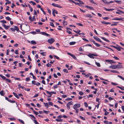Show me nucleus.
I'll use <instances>...</instances> for the list:
<instances>
[{"label": "nucleus", "instance_id": "cd10ccee", "mask_svg": "<svg viewBox=\"0 0 124 124\" xmlns=\"http://www.w3.org/2000/svg\"><path fill=\"white\" fill-rule=\"evenodd\" d=\"M56 120L57 122H62V120L61 119H56Z\"/></svg>", "mask_w": 124, "mask_h": 124}, {"label": "nucleus", "instance_id": "72a5a7b5", "mask_svg": "<svg viewBox=\"0 0 124 124\" xmlns=\"http://www.w3.org/2000/svg\"><path fill=\"white\" fill-rule=\"evenodd\" d=\"M6 18L7 20L8 21H10L11 19L9 16H8L7 17H6Z\"/></svg>", "mask_w": 124, "mask_h": 124}, {"label": "nucleus", "instance_id": "f3484780", "mask_svg": "<svg viewBox=\"0 0 124 124\" xmlns=\"http://www.w3.org/2000/svg\"><path fill=\"white\" fill-rule=\"evenodd\" d=\"M105 10H106L107 11H110L112 10H114V9H112V8H110L109 9H108L106 8H105Z\"/></svg>", "mask_w": 124, "mask_h": 124}, {"label": "nucleus", "instance_id": "a19ab883", "mask_svg": "<svg viewBox=\"0 0 124 124\" xmlns=\"http://www.w3.org/2000/svg\"><path fill=\"white\" fill-rule=\"evenodd\" d=\"M56 7L59 8H62V7L60 5H58V4H57L56 5Z\"/></svg>", "mask_w": 124, "mask_h": 124}, {"label": "nucleus", "instance_id": "864d4df0", "mask_svg": "<svg viewBox=\"0 0 124 124\" xmlns=\"http://www.w3.org/2000/svg\"><path fill=\"white\" fill-rule=\"evenodd\" d=\"M79 51H82L83 50V48L82 47H79Z\"/></svg>", "mask_w": 124, "mask_h": 124}, {"label": "nucleus", "instance_id": "5701e85b", "mask_svg": "<svg viewBox=\"0 0 124 124\" xmlns=\"http://www.w3.org/2000/svg\"><path fill=\"white\" fill-rule=\"evenodd\" d=\"M104 110L105 112L104 114V115L105 116H106L107 115L109 114V112H107L106 109H104Z\"/></svg>", "mask_w": 124, "mask_h": 124}, {"label": "nucleus", "instance_id": "603ef678", "mask_svg": "<svg viewBox=\"0 0 124 124\" xmlns=\"http://www.w3.org/2000/svg\"><path fill=\"white\" fill-rule=\"evenodd\" d=\"M48 103L49 104V105H51L52 106H53V103L51 102H48Z\"/></svg>", "mask_w": 124, "mask_h": 124}, {"label": "nucleus", "instance_id": "09e8293b", "mask_svg": "<svg viewBox=\"0 0 124 124\" xmlns=\"http://www.w3.org/2000/svg\"><path fill=\"white\" fill-rule=\"evenodd\" d=\"M110 71L115 73H116L118 72L117 71L115 70H112Z\"/></svg>", "mask_w": 124, "mask_h": 124}, {"label": "nucleus", "instance_id": "dca6fc26", "mask_svg": "<svg viewBox=\"0 0 124 124\" xmlns=\"http://www.w3.org/2000/svg\"><path fill=\"white\" fill-rule=\"evenodd\" d=\"M85 7L86 8H89L90 9L93 10V8L92 7L86 6H85Z\"/></svg>", "mask_w": 124, "mask_h": 124}, {"label": "nucleus", "instance_id": "bf43d9fd", "mask_svg": "<svg viewBox=\"0 0 124 124\" xmlns=\"http://www.w3.org/2000/svg\"><path fill=\"white\" fill-rule=\"evenodd\" d=\"M34 123L35 124H39V123H38V122L37 121L35 120H34Z\"/></svg>", "mask_w": 124, "mask_h": 124}, {"label": "nucleus", "instance_id": "f257e3e1", "mask_svg": "<svg viewBox=\"0 0 124 124\" xmlns=\"http://www.w3.org/2000/svg\"><path fill=\"white\" fill-rule=\"evenodd\" d=\"M87 56L90 58L93 59L94 57H93V56H96L97 55L94 54H89L87 55Z\"/></svg>", "mask_w": 124, "mask_h": 124}, {"label": "nucleus", "instance_id": "0eeeda50", "mask_svg": "<svg viewBox=\"0 0 124 124\" xmlns=\"http://www.w3.org/2000/svg\"><path fill=\"white\" fill-rule=\"evenodd\" d=\"M93 38L94 39H95L97 41H98L100 42H102L101 41V40L100 39V38H98L97 37H95L94 36L93 37Z\"/></svg>", "mask_w": 124, "mask_h": 124}, {"label": "nucleus", "instance_id": "9b49d317", "mask_svg": "<svg viewBox=\"0 0 124 124\" xmlns=\"http://www.w3.org/2000/svg\"><path fill=\"white\" fill-rule=\"evenodd\" d=\"M73 31L76 33L80 35V33L79 32H81V31L80 30H78L77 31H75V30H73Z\"/></svg>", "mask_w": 124, "mask_h": 124}, {"label": "nucleus", "instance_id": "a18cd8bd", "mask_svg": "<svg viewBox=\"0 0 124 124\" xmlns=\"http://www.w3.org/2000/svg\"><path fill=\"white\" fill-rule=\"evenodd\" d=\"M76 24L77 25H78L79 26H83V25L81 23H77Z\"/></svg>", "mask_w": 124, "mask_h": 124}, {"label": "nucleus", "instance_id": "423d86ee", "mask_svg": "<svg viewBox=\"0 0 124 124\" xmlns=\"http://www.w3.org/2000/svg\"><path fill=\"white\" fill-rule=\"evenodd\" d=\"M105 61L106 62H109L110 63H116V62L113 61V60H105Z\"/></svg>", "mask_w": 124, "mask_h": 124}, {"label": "nucleus", "instance_id": "4c0bfd02", "mask_svg": "<svg viewBox=\"0 0 124 124\" xmlns=\"http://www.w3.org/2000/svg\"><path fill=\"white\" fill-rule=\"evenodd\" d=\"M44 104L46 107H47L49 106V104L47 103H44Z\"/></svg>", "mask_w": 124, "mask_h": 124}, {"label": "nucleus", "instance_id": "0e129e2a", "mask_svg": "<svg viewBox=\"0 0 124 124\" xmlns=\"http://www.w3.org/2000/svg\"><path fill=\"white\" fill-rule=\"evenodd\" d=\"M67 32L69 33V34H72V32L70 31L69 30H67Z\"/></svg>", "mask_w": 124, "mask_h": 124}, {"label": "nucleus", "instance_id": "c756f323", "mask_svg": "<svg viewBox=\"0 0 124 124\" xmlns=\"http://www.w3.org/2000/svg\"><path fill=\"white\" fill-rule=\"evenodd\" d=\"M114 1L118 4H120L121 3V1L120 0H115Z\"/></svg>", "mask_w": 124, "mask_h": 124}, {"label": "nucleus", "instance_id": "39448f33", "mask_svg": "<svg viewBox=\"0 0 124 124\" xmlns=\"http://www.w3.org/2000/svg\"><path fill=\"white\" fill-rule=\"evenodd\" d=\"M111 46L114 48L116 49L119 51H121V48L122 49V48L118 46Z\"/></svg>", "mask_w": 124, "mask_h": 124}, {"label": "nucleus", "instance_id": "412c9836", "mask_svg": "<svg viewBox=\"0 0 124 124\" xmlns=\"http://www.w3.org/2000/svg\"><path fill=\"white\" fill-rule=\"evenodd\" d=\"M101 38L102 39H103V40H104L105 41H107V42H109V40H108L107 39H105V38H104L103 37H101Z\"/></svg>", "mask_w": 124, "mask_h": 124}, {"label": "nucleus", "instance_id": "b1692460", "mask_svg": "<svg viewBox=\"0 0 124 124\" xmlns=\"http://www.w3.org/2000/svg\"><path fill=\"white\" fill-rule=\"evenodd\" d=\"M85 17L91 18L92 17V16L90 14H88L85 16Z\"/></svg>", "mask_w": 124, "mask_h": 124}, {"label": "nucleus", "instance_id": "9d476101", "mask_svg": "<svg viewBox=\"0 0 124 124\" xmlns=\"http://www.w3.org/2000/svg\"><path fill=\"white\" fill-rule=\"evenodd\" d=\"M117 67L116 65H113L110 66L109 67L113 69H116L117 68Z\"/></svg>", "mask_w": 124, "mask_h": 124}, {"label": "nucleus", "instance_id": "7ed1b4c3", "mask_svg": "<svg viewBox=\"0 0 124 124\" xmlns=\"http://www.w3.org/2000/svg\"><path fill=\"white\" fill-rule=\"evenodd\" d=\"M80 107V105L79 104H75L73 107V108L74 109H77Z\"/></svg>", "mask_w": 124, "mask_h": 124}, {"label": "nucleus", "instance_id": "aec40b11", "mask_svg": "<svg viewBox=\"0 0 124 124\" xmlns=\"http://www.w3.org/2000/svg\"><path fill=\"white\" fill-rule=\"evenodd\" d=\"M95 63L96 64L98 67H100L101 66L99 62H95Z\"/></svg>", "mask_w": 124, "mask_h": 124}, {"label": "nucleus", "instance_id": "79ce46f5", "mask_svg": "<svg viewBox=\"0 0 124 124\" xmlns=\"http://www.w3.org/2000/svg\"><path fill=\"white\" fill-rule=\"evenodd\" d=\"M9 101L10 102L12 103H14L15 102V101L14 100H10Z\"/></svg>", "mask_w": 124, "mask_h": 124}, {"label": "nucleus", "instance_id": "f704fd0d", "mask_svg": "<svg viewBox=\"0 0 124 124\" xmlns=\"http://www.w3.org/2000/svg\"><path fill=\"white\" fill-rule=\"evenodd\" d=\"M62 23L64 25H66L67 24V22L64 21H63Z\"/></svg>", "mask_w": 124, "mask_h": 124}, {"label": "nucleus", "instance_id": "ddd939ff", "mask_svg": "<svg viewBox=\"0 0 124 124\" xmlns=\"http://www.w3.org/2000/svg\"><path fill=\"white\" fill-rule=\"evenodd\" d=\"M101 0L105 3L107 5L109 4V3L107 2L106 0Z\"/></svg>", "mask_w": 124, "mask_h": 124}, {"label": "nucleus", "instance_id": "f8f14e48", "mask_svg": "<svg viewBox=\"0 0 124 124\" xmlns=\"http://www.w3.org/2000/svg\"><path fill=\"white\" fill-rule=\"evenodd\" d=\"M55 13L56 14H57V11L55 9H53L52 10V14Z\"/></svg>", "mask_w": 124, "mask_h": 124}, {"label": "nucleus", "instance_id": "4d7b16f0", "mask_svg": "<svg viewBox=\"0 0 124 124\" xmlns=\"http://www.w3.org/2000/svg\"><path fill=\"white\" fill-rule=\"evenodd\" d=\"M71 56L74 59H76V57L74 55L72 54Z\"/></svg>", "mask_w": 124, "mask_h": 124}, {"label": "nucleus", "instance_id": "e433bc0d", "mask_svg": "<svg viewBox=\"0 0 124 124\" xmlns=\"http://www.w3.org/2000/svg\"><path fill=\"white\" fill-rule=\"evenodd\" d=\"M69 105H73V102L72 101H71L69 102L68 103Z\"/></svg>", "mask_w": 124, "mask_h": 124}, {"label": "nucleus", "instance_id": "de8ad7c7", "mask_svg": "<svg viewBox=\"0 0 124 124\" xmlns=\"http://www.w3.org/2000/svg\"><path fill=\"white\" fill-rule=\"evenodd\" d=\"M18 120L19 121H20V122H21L23 124H24V122H23V121L22 120H21L20 119H19Z\"/></svg>", "mask_w": 124, "mask_h": 124}, {"label": "nucleus", "instance_id": "37998d69", "mask_svg": "<svg viewBox=\"0 0 124 124\" xmlns=\"http://www.w3.org/2000/svg\"><path fill=\"white\" fill-rule=\"evenodd\" d=\"M6 80L8 81V82H9V83H11V81L10 80V79L8 78H6L5 79Z\"/></svg>", "mask_w": 124, "mask_h": 124}, {"label": "nucleus", "instance_id": "7c9ffc66", "mask_svg": "<svg viewBox=\"0 0 124 124\" xmlns=\"http://www.w3.org/2000/svg\"><path fill=\"white\" fill-rule=\"evenodd\" d=\"M40 54H41L43 56H45L46 55V53L45 52L40 53Z\"/></svg>", "mask_w": 124, "mask_h": 124}, {"label": "nucleus", "instance_id": "58836bf2", "mask_svg": "<svg viewBox=\"0 0 124 124\" xmlns=\"http://www.w3.org/2000/svg\"><path fill=\"white\" fill-rule=\"evenodd\" d=\"M72 99L71 98H67L66 99V100L67 101H70L72 100Z\"/></svg>", "mask_w": 124, "mask_h": 124}, {"label": "nucleus", "instance_id": "bb28decb", "mask_svg": "<svg viewBox=\"0 0 124 124\" xmlns=\"http://www.w3.org/2000/svg\"><path fill=\"white\" fill-rule=\"evenodd\" d=\"M48 48L50 49H54L55 48L53 46H49L48 47Z\"/></svg>", "mask_w": 124, "mask_h": 124}, {"label": "nucleus", "instance_id": "e2e57ef3", "mask_svg": "<svg viewBox=\"0 0 124 124\" xmlns=\"http://www.w3.org/2000/svg\"><path fill=\"white\" fill-rule=\"evenodd\" d=\"M47 9L48 11V13L50 14H51V10H50L49 9V8H47Z\"/></svg>", "mask_w": 124, "mask_h": 124}, {"label": "nucleus", "instance_id": "6e6d98bb", "mask_svg": "<svg viewBox=\"0 0 124 124\" xmlns=\"http://www.w3.org/2000/svg\"><path fill=\"white\" fill-rule=\"evenodd\" d=\"M79 117L80 118H81V119H82L84 120H85V118L84 117H83L82 116H80Z\"/></svg>", "mask_w": 124, "mask_h": 124}, {"label": "nucleus", "instance_id": "2f4dec72", "mask_svg": "<svg viewBox=\"0 0 124 124\" xmlns=\"http://www.w3.org/2000/svg\"><path fill=\"white\" fill-rule=\"evenodd\" d=\"M118 77L120 78L123 80L124 81V78L122 77V76H119V75H118Z\"/></svg>", "mask_w": 124, "mask_h": 124}, {"label": "nucleus", "instance_id": "6e6552de", "mask_svg": "<svg viewBox=\"0 0 124 124\" xmlns=\"http://www.w3.org/2000/svg\"><path fill=\"white\" fill-rule=\"evenodd\" d=\"M92 42L94 44L95 46L98 47H100L101 46L100 45L98 44V43H96L93 40H92Z\"/></svg>", "mask_w": 124, "mask_h": 124}, {"label": "nucleus", "instance_id": "20e7f679", "mask_svg": "<svg viewBox=\"0 0 124 124\" xmlns=\"http://www.w3.org/2000/svg\"><path fill=\"white\" fill-rule=\"evenodd\" d=\"M54 41V39L53 38H50L48 39V41L50 44L53 43Z\"/></svg>", "mask_w": 124, "mask_h": 124}, {"label": "nucleus", "instance_id": "6ab92c4d", "mask_svg": "<svg viewBox=\"0 0 124 124\" xmlns=\"http://www.w3.org/2000/svg\"><path fill=\"white\" fill-rule=\"evenodd\" d=\"M13 94H14V95L17 98L19 99V95H18L16 93H15L14 92H13Z\"/></svg>", "mask_w": 124, "mask_h": 124}, {"label": "nucleus", "instance_id": "393cba45", "mask_svg": "<svg viewBox=\"0 0 124 124\" xmlns=\"http://www.w3.org/2000/svg\"><path fill=\"white\" fill-rule=\"evenodd\" d=\"M0 76L3 79H4V80H5V79H6V77H5V76H3V75H1V74H0Z\"/></svg>", "mask_w": 124, "mask_h": 124}, {"label": "nucleus", "instance_id": "052dcab7", "mask_svg": "<svg viewBox=\"0 0 124 124\" xmlns=\"http://www.w3.org/2000/svg\"><path fill=\"white\" fill-rule=\"evenodd\" d=\"M18 51V50H15V53L16 54H19Z\"/></svg>", "mask_w": 124, "mask_h": 124}, {"label": "nucleus", "instance_id": "c9c22d12", "mask_svg": "<svg viewBox=\"0 0 124 124\" xmlns=\"http://www.w3.org/2000/svg\"><path fill=\"white\" fill-rule=\"evenodd\" d=\"M14 29H15V30H16V31H18L19 30V29L18 27L17 26H15L14 27Z\"/></svg>", "mask_w": 124, "mask_h": 124}, {"label": "nucleus", "instance_id": "1a4fd4ad", "mask_svg": "<svg viewBox=\"0 0 124 124\" xmlns=\"http://www.w3.org/2000/svg\"><path fill=\"white\" fill-rule=\"evenodd\" d=\"M40 33L41 34H42L45 36H50V35H49V34L44 32H41Z\"/></svg>", "mask_w": 124, "mask_h": 124}, {"label": "nucleus", "instance_id": "4468645a", "mask_svg": "<svg viewBox=\"0 0 124 124\" xmlns=\"http://www.w3.org/2000/svg\"><path fill=\"white\" fill-rule=\"evenodd\" d=\"M79 4V6H82L84 4V3L81 0H80V1L78 2Z\"/></svg>", "mask_w": 124, "mask_h": 124}, {"label": "nucleus", "instance_id": "3c124183", "mask_svg": "<svg viewBox=\"0 0 124 124\" xmlns=\"http://www.w3.org/2000/svg\"><path fill=\"white\" fill-rule=\"evenodd\" d=\"M63 71L66 73H68V70L66 69H63Z\"/></svg>", "mask_w": 124, "mask_h": 124}, {"label": "nucleus", "instance_id": "c03bdc74", "mask_svg": "<svg viewBox=\"0 0 124 124\" xmlns=\"http://www.w3.org/2000/svg\"><path fill=\"white\" fill-rule=\"evenodd\" d=\"M111 84L113 85H116L118 84H117L116 83H113V82L111 83Z\"/></svg>", "mask_w": 124, "mask_h": 124}, {"label": "nucleus", "instance_id": "a878e982", "mask_svg": "<svg viewBox=\"0 0 124 124\" xmlns=\"http://www.w3.org/2000/svg\"><path fill=\"white\" fill-rule=\"evenodd\" d=\"M0 94L2 96H3L4 95V92L3 91H1L0 92Z\"/></svg>", "mask_w": 124, "mask_h": 124}, {"label": "nucleus", "instance_id": "473e14b6", "mask_svg": "<svg viewBox=\"0 0 124 124\" xmlns=\"http://www.w3.org/2000/svg\"><path fill=\"white\" fill-rule=\"evenodd\" d=\"M0 22L2 23H7L6 21L5 20H2L0 21Z\"/></svg>", "mask_w": 124, "mask_h": 124}, {"label": "nucleus", "instance_id": "f03ea898", "mask_svg": "<svg viewBox=\"0 0 124 124\" xmlns=\"http://www.w3.org/2000/svg\"><path fill=\"white\" fill-rule=\"evenodd\" d=\"M116 66L117 67V68L118 69L122 68L123 67L122 63L120 62H118V64L116 65Z\"/></svg>", "mask_w": 124, "mask_h": 124}, {"label": "nucleus", "instance_id": "ea45409f", "mask_svg": "<svg viewBox=\"0 0 124 124\" xmlns=\"http://www.w3.org/2000/svg\"><path fill=\"white\" fill-rule=\"evenodd\" d=\"M44 112L45 114H47L49 113V111H46L45 110H44Z\"/></svg>", "mask_w": 124, "mask_h": 124}, {"label": "nucleus", "instance_id": "774afa93", "mask_svg": "<svg viewBox=\"0 0 124 124\" xmlns=\"http://www.w3.org/2000/svg\"><path fill=\"white\" fill-rule=\"evenodd\" d=\"M26 80L27 81H29L30 80V79L29 78H26Z\"/></svg>", "mask_w": 124, "mask_h": 124}, {"label": "nucleus", "instance_id": "a211bd4d", "mask_svg": "<svg viewBox=\"0 0 124 124\" xmlns=\"http://www.w3.org/2000/svg\"><path fill=\"white\" fill-rule=\"evenodd\" d=\"M101 23H102L105 24H110V23L106 22L104 21L101 22Z\"/></svg>", "mask_w": 124, "mask_h": 124}, {"label": "nucleus", "instance_id": "2eb2a0df", "mask_svg": "<svg viewBox=\"0 0 124 124\" xmlns=\"http://www.w3.org/2000/svg\"><path fill=\"white\" fill-rule=\"evenodd\" d=\"M31 43L33 45H35L37 44L36 42L34 40H32L31 41Z\"/></svg>", "mask_w": 124, "mask_h": 124}, {"label": "nucleus", "instance_id": "338daca9", "mask_svg": "<svg viewBox=\"0 0 124 124\" xmlns=\"http://www.w3.org/2000/svg\"><path fill=\"white\" fill-rule=\"evenodd\" d=\"M31 18H32L31 16H30L29 17V19L31 21H34V20H33L32 19H31Z\"/></svg>", "mask_w": 124, "mask_h": 124}, {"label": "nucleus", "instance_id": "49530a36", "mask_svg": "<svg viewBox=\"0 0 124 124\" xmlns=\"http://www.w3.org/2000/svg\"><path fill=\"white\" fill-rule=\"evenodd\" d=\"M79 93L80 95H83L84 94L81 91H80L79 92Z\"/></svg>", "mask_w": 124, "mask_h": 124}, {"label": "nucleus", "instance_id": "c85d7f7f", "mask_svg": "<svg viewBox=\"0 0 124 124\" xmlns=\"http://www.w3.org/2000/svg\"><path fill=\"white\" fill-rule=\"evenodd\" d=\"M29 2L30 3H32L33 5H35L36 4V3L35 2L32 1H31Z\"/></svg>", "mask_w": 124, "mask_h": 124}, {"label": "nucleus", "instance_id": "69168bd1", "mask_svg": "<svg viewBox=\"0 0 124 124\" xmlns=\"http://www.w3.org/2000/svg\"><path fill=\"white\" fill-rule=\"evenodd\" d=\"M46 92L47 94H49L50 95H51V92H50L48 91H46Z\"/></svg>", "mask_w": 124, "mask_h": 124}, {"label": "nucleus", "instance_id": "4be33fe9", "mask_svg": "<svg viewBox=\"0 0 124 124\" xmlns=\"http://www.w3.org/2000/svg\"><path fill=\"white\" fill-rule=\"evenodd\" d=\"M76 43V42L74 41L71 42H70L69 44L70 45H73L75 44Z\"/></svg>", "mask_w": 124, "mask_h": 124}, {"label": "nucleus", "instance_id": "8fccbe9b", "mask_svg": "<svg viewBox=\"0 0 124 124\" xmlns=\"http://www.w3.org/2000/svg\"><path fill=\"white\" fill-rule=\"evenodd\" d=\"M84 105L86 107H88V104L86 102H84Z\"/></svg>", "mask_w": 124, "mask_h": 124}, {"label": "nucleus", "instance_id": "5fc2aeb1", "mask_svg": "<svg viewBox=\"0 0 124 124\" xmlns=\"http://www.w3.org/2000/svg\"><path fill=\"white\" fill-rule=\"evenodd\" d=\"M32 84L34 85H36V82L35 81H32Z\"/></svg>", "mask_w": 124, "mask_h": 124}, {"label": "nucleus", "instance_id": "13d9d810", "mask_svg": "<svg viewBox=\"0 0 124 124\" xmlns=\"http://www.w3.org/2000/svg\"><path fill=\"white\" fill-rule=\"evenodd\" d=\"M11 2L10 1H8L7 2H6L5 3V4L6 5L8 4H9L11 3Z\"/></svg>", "mask_w": 124, "mask_h": 124}, {"label": "nucleus", "instance_id": "680f3d73", "mask_svg": "<svg viewBox=\"0 0 124 124\" xmlns=\"http://www.w3.org/2000/svg\"><path fill=\"white\" fill-rule=\"evenodd\" d=\"M33 111L34 113L36 115H37L39 114V113L36 111H35L34 110H33Z\"/></svg>", "mask_w": 124, "mask_h": 124}]
</instances>
